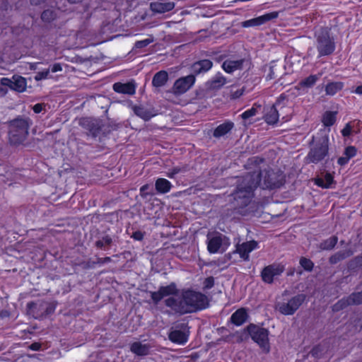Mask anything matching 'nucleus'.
Listing matches in <instances>:
<instances>
[{
  "label": "nucleus",
  "instance_id": "obj_10",
  "mask_svg": "<svg viewBox=\"0 0 362 362\" xmlns=\"http://www.w3.org/2000/svg\"><path fill=\"white\" fill-rule=\"evenodd\" d=\"M230 244L229 238L221 233L207 235V250L211 254L218 252H223Z\"/></svg>",
  "mask_w": 362,
  "mask_h": 362
},
{
  "label": "nucleus",
  "instance_id": "obj_63",
  "mask_svg": "<svg viewBox=\"0 0 362 362\" xmlns=\"http://www.w3.org/2000/svg\"><path fill=\"white\" fill-rule=\"evenodd\" d=\"M351 92L358 95H362V85L357 86L355 90Z\"/></svg>",
  "mask_w": 362,
  "mask_h": 362
},
{
  "label": "nucleus",
  "instance_id": "obj_1",
  "mask_svg": "<svg viewBox=\"0 0 362 362\" xmlns=\"http://www.w3.org/2000/svg\"><path fill=\"white\" fill-rule=\"evenodd\" d=\"M207 304V297L204 294L192 290L183 291L180 296L165 300V305L180 315L204 309Z\"/></svg>",
  "mask_w": 362,
  "mask_h": 362
},
{
  "label": "nucleus",
  "instance_id": "obj_39",
  "mask_svg": "<svg viewBox=\"0 0 362 362\" xmlns=\"http://www.w3.org/2000/svg\"><path fill=\"white\" fill-rule=\"evenodd\" d=\"M335 112H326L322 117V122L326 127H330L333 125L336 121Z\"/></svg>",
  "mask_w": 362,
  "mask_h": 362
},
{
  "label": "nucleus",
  "instance_id": "obj_58",
  "mask_svg": "<svg viewBox=\"0 0 362 362\" xmlns=\"http://www.w3.org/2000/svg\"><path fill=\"white\" fill-rule=\"evenodd\" d=\"M174 170V173L178 174L182 173H185L187 171V167L186 166H176L173 168Z\"/></svg>",
  "mask_w": 362,
  "mask_h": 362
},
{
  "label": "nucleus",
  "instance_id": "obj_55",
  "mask_svg": "<svg viewBox=\"0 0 362 362\" xmlns=\"http://www.w3.org/2000/svg\"><path fill=\"white\" fill-rule=\"evenodd\" d=\"M351 132V127L349 124H346L344 128L341 130V134L344 136H349Z\"/></svg>",
  "mask_w": 362,
  "mask_h": 362
},
{
  "label": "nucleus",
  "instance_id": "obj_35",
  "mask_svg": "<svg viewBox=\"0 0 362 362\" xmlns=\"http://www.w3.org/2000/svg\"><path fill=\"white\" fill-rule=\"evenodd\" d=\"M343 88L341 82H332L329 83L325 87V92L327 95H334L338 91L341 90Z\"/></svg>",
  "mask_w": 362,
  "mask_h": 362
},
{
  "label": "nucleus",
  "instance_id": "obj_49",
  "mask_svg": "<svg viewBox=\"0 0 362 362\" xmlns=\"http://www.w3.org/2000/svg\"><path fill=\"white\" fill-rule=\"evenodd\" d=\"M49 74V69H46L42 71H38L36 73L34 78L35 81H39L43 79H45L48 77Z\"/></svg>",
  "mask_w": 362,
  "mask_h": 362
},
{
  "label": "nucleus",
  "instance_id": "obj_24",
  "mask_svg": "<svg viewBox=\"0 0 362 362\" xmlns=\"http://www.w3.org/2000/svg\"><path fill=\"white\" fill-rule=\"evenodd\" d=\"M247 316L245 309L240 308L232 314L230 321L235 325L240 326L246 322Z\"/></svg>",
  "mask_w": 362,
  "mask_h": 362
},
{
  "label": "nucleus",
  "instance_id": "obj_3",
  "mask_svg": "<svg viewBox=\"0 0 362 362\" xmlns=\"http://www.w3.org/2000/svg\"><path fill=\"white\" fill-rule=\"evenodd\" d=\"M32 124L33 121L28 117L18 116L11 120L8 123L10 143L13 145L22 144L26 139Z\"/></svg>",
  "mask_w": 362,
  "mask_h": 362
},
{
  "label": "nucleus",
  "instance_id": "obj_21",
  "mask_svg": "<svg viewBox=\"0 0 362 362\" xmlns=\"http://www.w3.org/2000/svg\"><path fill=\"white\" fill-rule=\"evenodd\" d=\"M150 348L149 345L140 341H135L130 346L131 351L138 356H147L149 354Z\"/></svg>",
  "mask_w": 362,
  "mask_h": 362
},
{
  "label": "nucleus",
  "instance_id": "obj_22",
  "mask_svg": "<svg viewBox=\"0 0 362 362\" xmlns=\"http://www.w3.org/2000/svg\"><path fill=\"white\" fill-rule=\"evenodd\" d=\"M243 62L244 59H227L223 63L222 68L226 72L231 74L236 70L241 69L243 67Z\"/></svg>",
  "mask_w": 362,
  "mask_h": 362
},
{
  "label": "nucleus",
  "instance_id": "obj_2",
  "mask_svg": "<svg viewBox=\"0 0 362 362\" xmlns=\"http://www.w3.org/2000/svg\"><path fill=\"white\" fill-rule=\"evenodd\" d=\"M257 188L255 178L247 173L238 178L235 190L231 194L235 208H244L252 201L254 191Z\"/></svg>",
  "mask_w": 362,
  "mask_h": 362
},
{
  "label": "nucleus",
  "instance_id": "obj_60",
  "mask_svg": "<svg viewBox=\"0 0 362 362\" xmlns=\"http://www.w3.org/2000/svg\"><path fill=\"white\" fill-rule=\"evenodd\" d=\"M349 159L346 158L344 155L338 158L337 163L340 165H344L348 163Z\"/></svg>",
  "mask_w": 362,
  "mask_h": 362
},
{
  "label": "nucleus",
  "instance_id": "obj_30",
  "mask_svg": "<svg viewBox=\"0 0 362 362\" xmlns=\"http://www.w3.org/2000/svg\"><path fill=\"white\" fill-rule=\"evenodd\" d=\"M113 243L112 238L109 235L100 237L95 243V246L101 250H109Z\"/></svg>",
  "mask_w": 362,
  "mask_h": 362
},
{
  "label": "nucleus",
  "instance_id": "obj_8",
  "mask_svg": "<svg viewBox=\"0 0 362 362\" xmlns=\"http://www.w3.org/2000/svg\"><path fill=\"white\" fill-rule=\"evenodd\" d=\"M305 298L306 296L305 294H298L287 300V301L277 302L275 308L282 315H292L298 310Z\"/></svg>",
  "mask_w": 362,
  "mask_h": 362
},
{
  "label": "nucleus",
  "instance_id": "obj_31",
  "mask_svg": "<svg viewBox=\"0 0 362 362\" xmlns=\"http://www.w3.org/2000/svg\"><path fill=\"white\" fill-rule=\"evenodd\" d=\"M43 302V300H40L38 302H30L27 304L29 312L36 318L44 316V314L40 313L42 311L45 310V308L40 306Z\"/></svg>",
  "mask_w": 362,
  "mask_h": 362
},
{
  "label": "nucleus",
  "instance_id": "obj_51",
  "mask_svg": "<svg viewBox=\"0 0 362 362\" xmlns=\"http://www.w3.org/2000/svg\"><path fill=\"white\" fill-rule=\"evenodd\" d=\"M323 351V349L321 345H317L313 347L310 354L313 356L318 358L320 357L322 352Z\"/></svg>",
  "mask_w": 362,
  "mask_h": 362
},
{
  "label": "nucleus",
  "instance_id": "obj_42",
  "mask_svg": "<svg viewBox=\"0 0 362 362\" xmlns=\"http://www.w3.org/2000/svg\"><path fill=\"white\" fill-rule=\"evenodd\" d=\"M56 17V13L49 9L44 11L41 15L42 20L45 22H50L55 19Z\"/></svg>",
  "mask_w": 362,
  "mask_h": 362
},
{
  "label": "nucleus",
  "instance_id": "obj_5",
  "mask_svg": "<svg viewBox=\"0 0 362 362\" xmlns=\"http://www.w3.org/2000/svg\"><path fill=\"white\" fill-rule=\"evenodd\" d=\"M288 99L284 94H281L276 103L271 107H268L264 116V121L269 124H275L279 121L280 115L282 119L288 120V114L290 111L287 107Z\"/></svg>",
  "mask_w": 362,
  "mask_h": 362
},
{
  "label": "nucleus",
  "instance_id": "obj_56",
  "mask_svg": "<svg viewBox=\"0 0 362 362\" xmlns=\"http://www.w3.org/2000/svg\"><path fill=\"white\" fill-rule=\"evenodd\" d=\"M132 238L136 240H142L144 238V233L139 230L133 233Z\"/></svg>",
  "mask_w": 362,
  "mask_h": 362
},
{
  "label": "nucleus",
  "instance_id": "obj_40",
  "mask_svg": "<svg viewBox=\"0 0 362 362\" xmlns=\"http://www.w3.org/2000/svg\"><path fill=\"white\" fill-rule=\"evenodd\" d=\"M349 296L352 305H359L362 304V290L361 291L353 292Z\"/></svg>",
  "mask_w": 362,
  "mask_h": 362
},
{
  "label": "nucleus",
  "instance_id": "obj_36",
  "mask_svg": "<svg viewBox=\"0 0 362 362\" xmlns=\"http://www.w3.org/2000/svg\"><path fill=\"white\" fill-rule=\"evenodd\" d=\"M319 76L317 75H310L308 77L303 79L298 83L300 88H312L318 81Z\"/></svg>",
  "mask_w": 362,
  "mask_h": 362
},
{
  "label": "nucleus",
  "instance_id": "obj_6",
  "mask_svg": "<svg viewBox=\"0 0 362 362\" xmlns=\"http://www.w3.org/2000/svg\"><path fill=\"white\" fill-rule=\"evenodd\" d=\"M329 144L328 135H322L310 148L305 157L306 162L316 164L324 160L329 153Z\"/></svg>",
  "mask_w": 362,
  "mask_h": 362
},
{
  "label": "nucleus",
  "instance_id": "obj_52",
  "mask_svg": "<svg viewBox=\"0 0 362 362\" xmlns=\"http://www.w3.org/2000/svg\"><path fill=\"white\" fill-rule=\"evenodd\" d=\"M244 92L245 87H242L241 88L237 89L236 90H232L230 93L231 98L238 99L243 95Z\"/></svg>",
  "mask_w": 362,
  "mask_h": 362
},
{
  "label": "nucleus",
  "instance_id": "obj_46",
  "mask_svg": "<svg viewBox=\"0 0 362 362\" xmlns=\"http://www.w3.org/2000/svg\"><path fill=\"white\" fill-rule=\"evenodd\" d=\"M151 298L153 303L157 305L163 298V296L158 289L157 291L151 292Z\"/></svg>",
  "mask_w": 362,
  "mask_h": 362
},
{
  "label": "nucleus",
  "instance_id": "obj_45",
  "mask_svg": "<svg viewBox=\"0 0 362 362\" xmlns=\"http://www.w3.org/2000/svg\"><path fill=\"white\" fill-rule=\"evenodd\" d=\"M257 112V109L255 107H252L250 109L243 112L242 115H240V117H242L243 119L246 120V119H248L249 118L256 115Z\"/></svg>",
  "mask_w": 362,
  "mask_h": 362
},
{
  "label": "nucleus",
  "instance_id": "obj_27",
  "mask_svg": "<svg viewBox=\"0 0 362 362\" xmlns=\"http://www.w3.org/2000/svg\"><path fill=\"white\" fill-rule=\"evenodd\" d=\"M353 254H354V251L351 250V249L339 251V252L334 253V255H332L329 257V262L332 264H335L345 259L346 258L351 257Z\"/></svg>",
  "mask_w": 362,
  "mask_h": 362
},
{
  "label": "nucleus",
  "instance_id": "obj_61",
  "mask_svg": "<svg viewBox=\"0 0 362 362\" xmlns=\"http://www.w3.org/2000/svg\"><path fill=\"white\" fill-rule=\"evenodd\" d=\"M40 348H41V344L37 342L33 343L29 346V349L33 351H39L40 349Z\"/></svg>",
  "mask_w": 362,
  "mask_h": 362
},
{
  "label": "nucleus",
  "instance_id": "obj_43",
  "mask_svg": "<svg viewBox=\"0 0 362 362\" xmlns=\"http://www.w3.org/2000/svg\"><path fill=\"white\" fill-rule=\"evenodd\" d=\"M300 266L307 272H311L313 269V262L308 258L301 257L300 259Z\"/></svg>",
  "mask_w": 362,
  "mask_h": 362
},
{
  "label": "nucleus",
  "instance_id": "obj_15",
  "mask_svg": "<svg viewBox=\"0 0 362 362\" xmlns=\"http://www.w3.org/2000/svg\"><path fill=\"white\" fill-rule=\"evenodd\" d=\"M279 17L278 11H273L270 13H265L262 16H260L257 18H252L241 23V25L243 28H249V27H255L263 25L267 21L271 20L277 18Z\"/></svg>",
  "mask_w": 362,
  "mask_h": 362
},
{
  "label": "nucleus",
  "instance_id": "obj_13",
  "mask_svg": "<svg viewBox=\"0 0 362 362\" xmlns=\"http://www.w3.org/2000/svg\"><path fill=\"white\" fill-rule=\"evenodd\" d=\"M194 82L195 76L193 74L180 78L173 85V93L176 95L185 93L194 85Z\"/></svg>",
  "mask_w": 362,
  "mask_h": 362
},
{
  "label": "nucleus",
  "instance_id": "obj_20",
  "mask_svg": "<svg viewBox=\"0 0 362 362\" xmlns=\"http://www.w3.org/2000/svg\"><path fill=\"white\" fill-rule=\"evenodd\" d=\"M133 111L134 114L145 121H148L153 117L156 115L153 109H148L144 106H134Z\"/></svg>",
  "mask_w": 362,
  "mask_h": 362
},
{
  "label": "nucleus",
  "instance_id": "obj_25",
  "mask_svg": "<svg viewBox=\"0 0 362 362\" xmlns=\"http://www.w3.org/2000/svg\"><path fill=\"white\" fill-rule=\"evenodd\" d=\"M234 123L231 121H226L218 125L214 131L213 135L216 138H220L232 130Z\"/></svg>",
  "mask_w": 362,
  "mask_h": 362
},
{
  "label": "nucleus",
  "instance_id": "obj_37",
  "mask_svg": "<svg viewBox=\"0 0 362 362\" xmlns=\"http://www.w3.org/2000/svg\"><path fill=\"white\" fill-rule=\"evenodd\" d=\"M352 305L351 301L349 300V296L344 297L341 299L339 300L336 303H334L332 306V310L334 312H339L346 307Z\"/></svg>",
  "mask_w": 362,
  "mask_h": 362
},
{
  "label": "nucleus",
  "instance_id": "obj_59",
  "mask_svg": "<svg viewBox=\"0 0 362 362\" xmlns=\"http://www.w3.org/2000/svg\"><path fill=\"white\" fill-rule=\"evenodd\" d=\"M62 70V65L59 63L54 64L51 67V71L53 73L61 71Z\"/></svg>",
  "mask_w": 362,
  "mask_h": 362
},
{
  "label": "nucleus",
  "instance_id": "obj_41",
  "mask_svg": "<svg viewBox=\"0 0 362 362\" xmlns=\"http://www.w3.org/2000/svg\"><path fill=\"white\" fill-rule=\"evenodd\" d=\"M40 306L45 308V310L40 313L44 314V316L49 315L53 313L56 308V305L52 303L43 302Z\"/></svg>",
  "mask_w": 362,
  "mask_h": 362
},
{
  "label": "nucleus",
  "instance_id": "obj_62",
  "mask_svg": "<svg viewBox=\"0 0 362 362\" xmlns=\"http://www.w3.org/2000/svg\"><path fill=\"white\" fill-rule=\"evenodd\" d=\"M276 77V76L275 72L274 71V67L271 66L269 68V73L268 74L267 78H269V79H273V78H274Z\"/></svg>",
  "mask_w": 362,
  "mask_h": 362
},
{
  "label": "nucleus",
  "instance_id": "obj_53",
  "mask_svg": "<svg viewBox=\"0 0 362 362\" xmlns=\"http://www.w3.org/2000/svg\"><path fill=\"white\" fill-rule=\"evenodd\" d=\"M149 188H150V185L148 184L143 185L140 188V195L142 197H146L149 194H153V192H149L148 191Z\"/></svg>",
  "mask_w": 362,
  "mask_h": 362
},
{
  "label": "nucleus",
  "instance_id": "obj_11",
  "mask_svg": "<svg viewBox=\"0 0 362 362\" xmlns=\"http://www.w3.org/2000/svg\"><path fill=\"white\" fill-rule=\"evenodd\" d=\"M284 266L280 264H272L264 267L260 274L262 281L272 284L274 280L280 276L284 272Z\"/></svg>",
  "mask_w": 362,
  "mask_h": 362
},
{
  "label": "nucleus",
  "instance_id": "obj_32",
  "mask_svg": "<svg viewBox=\"0 0 362 362\" xmlns=\"http://www.w3.org/2000/svg\"><path fill=\"white\" fill-rule=\"evenodd\" d=\"M209 83L211 88L218 89L227 83V80L221 73H218Z\"/></svg>",
  "mask_w": 362,
  "mask_h": 362
},
{
  "label": "nucleus",
  "instance_id": "obj_28",
  "mask_svg": "<svg viewBox=\"0 0 362 362\" xmlns=\"http://www.w3.org/2000/svg\"><path fill=\"white\" fill-rule=\"evenodd\" d=\"M315 183L324 189L332 188L334 184V177L330 173H327L323 177L316 178Z\"/></svg>",
  "mask_w": 362,
  "mask_h": 362
},
{
  "label": "nucleus",
  "instance_id": "obj_33",
  "mask_svg": "<svg viewBox=\"0 0 362 362\" xmlns=\"http://www.w3.org/2000/svg\"><path fill=\"white\" fill-rule=\"evenodd\" d=\"M158 289L160 291L163 298L168 296H173L172 297H175V296H177L178 293L177 286L173 282L168 286H160Z\"/></svg>",
  "mask_w": 362,
  "mask_h": 362
},
{
  "label": "nucleus",
  "instance_id": "obj_14",
  "mask_svg": "<svg viewBox=\"0 0 362 362\" xmlns=\"http://www.w3.org/2000/svg\"><path fill=\"white\" fill-rule=\"evenodd\" d=\"M80 124L88 130L93 137L98 136L103 127L102 121L95 118H83L81 120Z\"/></svg>",
  "mask_w": 362,
  "mask_h": 362
},
{
  "label": "nucleus",
  "instance_id": "obj_50",
  "mask_svg": "<svg viewBox=\"0 0 362 362\" xmlns=\"http://www.w3.org/2000/svg\"><path fill=\"white\" fill-rule=\"evenodd\" d=\"M204 289H210L214 285V278L213 276H209L205 279L204 281Z\"/></svg>",
  "mask_w": 362,
  "mask_h": 362
},
{
  "label": "nucleus",
  "instance_id": "obj_64",
  "mask_svg": "<svg viewBox=\"0 0 362 362\" xmlns=\"http://www.w3.org/2000/svg\"><path fill=\"white\" fill-rule=\"evenodd\" d=\"M44 1L45 0H30V4L32 5L37 6Z\"/></svg>",
  "mask_w": 362,
  "mask_h": 362
},
{
  "label": "nucleus",
  "instance_id": "obj_38",
  "mask_svg": "<svg viewBox=\"0 0 362 362\" xmlns=\"http://www.w3.org/2000/svg\"><path fill=\"white\" fill-rule=\"evenodd\" d=\"M362 268V253L351 259L348 263L349 270H356Z\"/></svg>",
  "mask_w": 362,
  "mask_h": 362
},
{
  "label": "nucleus",
  "instance_id": "obj_18",
  "mask_svg": "<svg viewBox=\"0 0 362 362\" xmlns=\"http://www.w3.org/2000/svg\"><path fill=\"white\" fill-rule=\"evenodd\" d=\"M213 63L209 59L199 60L194 63L191 66L192 74L198 75L204 74L211 69Z\"/></svg>",
  "mask_w": 362,
  "mask_h": 362
},
{
  "label": "nucleus",
  "instance_id": "obj_48",
  "mask_svg": "<svg viewBox=\"0 0 362 362\" xmlns=\"http://www.w3.org/2000/svg\"><path fill=\"white\" fill-rule=\"evenodd\" d=\"M153 42L151 39H145L143 40L136 41L134 44V47L136 49H141L147 47L149 44Z\"/></svg>",
  "mask_w": 362,
  "mask_h": 362
},
{
  "label": "nucleus",
  "instance_id": "obj_19",
  "mask_svg": "<svg viewBox=\"0 0 362 362\" xmlns=\"http://www.w3.org/2000/svg\"><path fill=\"white\" fill-rule=\"evenodd\" d=\"M113 90L119 93L134 95L136 91V87L134 83L128 82L126 83H115L113 85Z\"/></svg>",
  "mask_w": 362,
  "mask_h": 362
},
{
  "label": "nucleus",
  "instance_id": "obj_12",
  "mask_svg": "<svg viewBox=\"0 0 362 362\" xmlns=\"http://www.w3.org/2000/svg\"><path fill=\"white\" fill-rule=\"evenodd\" d=\"M188 336L187 324L181 323L172 329L168 334V338L173 343L185 344L188 340Z\"/></svg>",
  "mask_w": 362,
  "mask_h": 362
},
{
  "label": "nucleus",
  "instance_id": "obj_57",
  "mask_svg": "<svg viewBox=\"0 0 362 362\" xmlns=\"http://www.w3.org/2000/svg\"><path fill=\"white\" fill-rule=\"evenodd\" d=\"M44 105L41 103H37L33 107V110L35 113H40L43 110Z\"/></svg>",
  "mask_w": 362,
  "mask_h": 362
},
{
  "label": "nucleus",
  "instance_id": "obj_23",
  "mask_svg": "<svg viewBox=\"0 0 362 362\" xmlns=\"http://www.w3.org/2000/svg\"><path fill=\"white\" fill-rule=\"evenodd\" d=\"M168 81V72L162 70L158 71L153 77L152 85L156 88L164 86Z\"/></svg>",
  "mask_w": 362,
  "mask_h": 362
},
{
  "label": "nucleus",
  "instance_id": "obj_26",
  "mask_svg": "<svg viewBox=\"0 0 362 362\" xmlns=\"http://www.w3.org/2000/svg\"><path fill=\"white\" fill-rule=\"evenodd\" d=\"M12 86L13 90L16 92L23 93L25 91L27 88V81L25 78L19 75H13Z\"/></svg>",
  "mask_w": 362,
  "mask_h": 362
},
{
  "label": "nucleus",
  "instance_id": "obj_4",
  "mask_svg": "<svg viewBox=\"0 0 362 362\" xmlns=\"http://www.w3.org/2000/svg\"><path fill=\"white\" fill-rule=\"evenodd\" d=\"M252 177L255 178L257 187H259L263 189H273L279 188L284 183V176L280 171H274L268 168L263 170L249 173Z\"/></svg>",
  "mask_w": 362,
  "mask_h": 362
},
{
  "label": "nucleus",
  "instance_id": "obj_44",
  "mask_svg": "<svg viewBox=\"0 0 362 362\" xmlns=\"http://www.w3.org/2000/svg\"><path fill=\"white\" fill-rule=\"evenodd\" d=\"M356 152L357 149L355 146H349L345 148L344 155L350 160L356 155Z\"/></svg>",
  "mask_w": 362,
  "mask_h": 362
},
{
  "label": "nucleus",
  "instance_id": "obj_16",
  "mask_svg": "<svg viewBox=\"0 0 362 362\" xmlns=\"http://www.w3.org/2000/svg\"><path fill=\"white\" fill-rule=\"evenodd\" d=\"M175 4L173 1L163 2L160 1L150 3V9L154 13H164L174 9Z\"/></svg>",
  "mask_w": 362,
  "mask_h": 362
},
{
  "label": "nucleus",
  "instance_id": "obj_47",
  "mask_svg": "<svg viewBox=\"0 0 362 362\" xmlns=\"http://www.w3.org/2000/svg\"><path fill=\"white\" fill-rule=\"evenodd\" d=\"M111 261H112V259L110 257H103H103H98L96 261L93 262L91 263V265L89 266V267L93 268L95 264L102 265V264H106V263H109Z\"/></svg>",
  "mask_w": 362,
  "mask_h": 362
},
{
  "label": "nucleus",
  "instance_id": "obj_9",
  "mask_svg": "<svg viewBox=\"0 0 362 362\" xmlns=\"http://www.w3.org/2000/svg\"><path fill=\"white\" fill-rule=\"evenodd\" d=\"M246 329L252 340L259 346L263 351L268 353L270 350L268 330L254 324H250Z\"/></svg>",
  "mask_w": 362,
  "mask_h": 362
},
{
  "label": "nucleus",
  "instance_id": "obj_54",
  "mask_svg": "<svg viewBox=\"0 0 362 362\" xmlns=\"http://www.w3.org/2000/svg\"><path fill=\"white\" fill-rule=\"evenodd\" d=\"M0 83L2 86H8L10 89L13 90V77L11 78H2Z\"/></svg>",
  "mask_w": 362,
  "mask_h": 362
},
{
  "label": "nucleus",
  "instance_id": "obj_34",
  "mask_svg": "<svg viewBox=\"0 0 362 362\" xmlns=\"http://www.w3.org/2000/svg\"><path fill=\"white\" fill-rule=\"evenodd\" d=\"M337 242L338 238L333 235L320 243L319 247L322 250H331L335 247Z\"/></svg>",
  "mask_w": 362,
  "mask_h": 362
},
{
  "label": "nucleus",
  "instance_id": "obj_29",
  "mask_svg": "<svg viewBox=\"0 0 362 362\" xmlns=\"http://www.w3.org/2000/svg\"><path fill=\"white\" fill-rule=\"evenodd\" d=\"M155 187L158 193L165 194L170 191L172 185L165 178H158L155 182Z\"/></svg>",
  "mask_w": 362,
  "mask_h": 362
},
{
  "label": "nucleus",
  "instance_id": "obj_17",
  "mask_svg": "<svg viewBox=\"0 0 362 362\" xmlns=\"http://www.w3.org/2000/svg\"><path fill=\"white\" fill-rule=\"evenodd\" d=\"M257 246V243L255 240L245 242L242 244H238L236 246V252L240 255V257L244 260L249 259V254L255 250Z\"/></svg>",
  "mask_w": 362,
  "mask_h": 362
},
{
  "label": "nucleus",
  "instance_id": "obj_7",
  "mask_svg": "<svg viewBox=\"0 0 362 362\" xmlns=\"http://www.w3.org/2000/svg\"><path fill=\"white\" fill-rule=\"evenodd\" d=\"M315 47L318 52L317 57H322L332 54L335 50L334 38L330 36L327 29L322 28L315 35Z\"/></svg>",
  "mask_w": 362,
  "mask_h": 362
}]
</instances>
